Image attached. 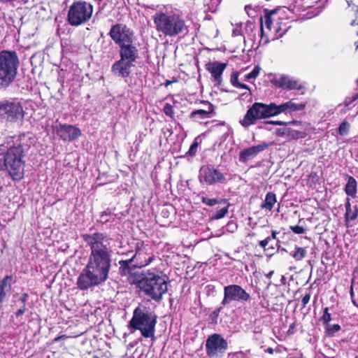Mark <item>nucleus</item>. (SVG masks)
Instances as JSON below:
<instances>
[{"mask_svg":"<svg viewBox=\"0 0 358 358\" xmlns=\"http://www.w3.org/2000/svg\"><path fill=\"white\" fill-rule=\"evenodd\" d=\"M83 240L90 248L87 263L80 273L77 286L86 290L105 282L111 267L113 250L110 238L102 233L83 235Z\"/></svg>","mask_w":358,"mask_h":358,"instance_id":"obj_1","label":"nucleus"},{"mask_svg":"<svg viewBox=\"0 0 358 358\" xmlns=\"http://www.w3.org/2000/svg\"><path fill=\"white\" fill-rule=\"evenodd\" d=\"M305 108L303 103H296L292 100L276 105L275 103L265 104L256 102L250 108L240 123L245 127L255 124L259 119L268 118L278 115L280 113H290L294 111L301 110Z\"/></svg>","mask_w":358,"mask_h":358,"instance_id":"obj_2","label":"nucleus"},{"mask_svg":"<svg viewBox=\"0 0 358 358\" xmlns=\"http://www.w3.org/2000/svg\"><path fill=\"white\" fill-rule=\"evenodd\" d=\"M156 30L169 37L182 34L187 30L182 14L171 8L158 10L152 16Z\"/></svg>","mask_w":358,"mask_h":358,"instance_id":"obj_3","label":"nucleus"},{"mask_svg":"<svg viewBox=\"0 0 358 358\" xmlns=\"http://www.w3.org/2000/svg\"><path fill=\"white\" fill-rule=\"evenodd\" d=\"M142 275L136 282L137 287L152 300L160 301L168 290L166 276L155 270H148Z\"/></svg>","mask_w":358,"mask_h":358,"instance_id":"obj_4","label":"nucleus"},{"mask_svg":"<svg viewBox=\"0 0 358 358\" xmlns=\"http://www.w3.org/2000/svg\"><path fill=\"white\" fill-rule=\"evenodd\" d=\"M157 316L155 313L144 307L138 306L133 313V317L129 322V327L135 330H139L144 338L155 339Z\"/></svg>","mask_w":358,"mask_h":358,"instance_id":"obj_5","label":"nucleus"},{"mask_svg":"<svg viewBox=\"0 0 358 358\" xmlns=\"http://www.w3.org/2000/svg\"><path fill=\"white\" fill-rule=\"evenodd\" d=\"M20 64L18 56L14 50L0 52V85L8 87L15 78Z\"/></svg>","mask_w":358,"mask_h":358,"instance_id":"obj_6","label":"nucleus"},{"mask_svg":"<svg viewBox=\"0 0 358 358\" xmlns=\"http://www.w3.org/2000/svg\"><path fill=\"white\" fill-rule=\"evenodd\" d=\"M275 15V12L273 10L261 17L260 45H266L270 38L274 41L285 34L286 29H282L279 22L273 17Z\"/></svg>","mask_w":358,"mask_h":358,"instance_id":"obj_7","label":"nucleus"},{"mask_svg":"<svg viewBox=\"0 0 358 358\" xmlns=\"http://www.w3.org/2000/svg\"><path fill=\"white\" fill-rule=\"evenodd\" d=\"M23 149L21 145L10 148L3 154L6 169L13 180H20L24 176V163L22 162Z\"/></svg>","mask_w":358,"mask_h":358,"instance_id":"obj_8","label":"nucleus"},{"mask_svg":"<svg viewBox=\"0 0 358 358\" xmlns=\"http://www.w3.org/2000/svg\"><path fill=\"white\" fill-rule=\"evenodd\" d=\"M93 6L90 3L79 1L73 3L69 10L68 20L70 24L78 26L88 21L92 14Z\"/></svg>","mask_w":358,"mask_h":358,"instance_id":"obj_9","label":"nucleus"},{"mask_svg":"<svg viewBox=\"0 0 358 358\" xmlns=\"http://www.w3.org/2000/svg\"><path fill=\"white\" fill-rule=\"evenodd\" d=\"M24 117L23 107L14 99L0 101V118L10 122H15Z\"/></svg>","mask_w":358,"mask_h":358,"instance_id":"obj_10","label":"nucleus"},{"mask_svg":"<svg viewBox=\"0 0 358 358\" xmlns=\"http://www.w3.org/2000/svg\"><path fill=\"white\" fill-rule=\"evenodd\" d=\"M154 259V255L148 252V249L143 245L138 243L134 255L128 260H121L119 262L120 267H127L129 264L136 268H143L148 266Z\"/></svg>","mask_w":358,"mask_h":358,"instance_id":"obj_11","label":"nucleus"},{"mask_svg":"<svg viewBox=\"0 0 358 358\" xmlns=\"http://www.w3.org/2000/svg\"><path fill=\"white\" fill-rule=\"evenodd\" d=\"M228 347L227 341L220 334L210 336L206 342V350L208 357L218 358L222 356Z\"/></svg>","mask_w":358,"mask_h":358,"instance_id":"obj_12","label":"nucleus"},{"mask_svg":"<svg viewBox=\"0 0 358 358\" xmlns=\"http://www.w3.org/2000/svg\"><path fill=\"white\" fill-rule=\"evenodd\" d=\"M250 294L240 285H230L224 288V298L222 301L226 306L232 301L244 303L250 299Z\"/></svg>","mask_w":358,"mask_h":358,"instance_id":"obj_13","label":"nucleus"},{"mask_svg":"<svg viewBox=\"0 0 358 358\" xmlns=\"http://www.w3.org/2000/svg\"><path fill=\"white\" fill-rule=\"evenodd\" d=\"M109 34L120 47L133 43V31L126 25L117 24L113 26Z\"/></svg>","mask_w":358,"mask_h":358,"instance_id":"obj_14","label":"nucleus"},{"mask_svg":"<svg viewBox=\"0 0 358 358\" xmlns=\"http://www.w3.org/2000/svg\"><path fill=\"white\" fill-rule=\"evenodd\" d=\"M199 178L201 182L203 181L208 185L222 183L226 180L222 173L213 166H204L200 169Z\"/></svg>","mask_w":358,"mask_h":358,"instance_id":"obj_15","label":"nucleus"},{"mask_svg":"<svg viewBox=\"0 0 358 358\" xmlns=\"http://www.w3.org/2000/svg\"><path fill=\"white\" fill-rule=\"evenodd\" d=\"M53 131L59 138L67 141H73L81 135V131L78 128L66 124L56 125L53 128Z\"/></svg>","mask_w":358,"mask_h":358,"instance_id":"obj_16","label":"nucleus"},{"mask_svg":"<svg viewBox=\"0 0 358 358\" xmlns=\"http://www.w3.org/2000/svg\"><path fill=\"white\" fill-rule=\"evenodd\" d=\"M275 86L284 90H301L302 86L299 80L293 79L287 75H282L273 80Z\"/></svg>","mask_w":358,"mask_h":358,"instance_id":"obj_17","label":"nucleus"},{"mask_svg":"<svg viewBox=\"0 0 358 358\" xmlns=\"http://www.w3.org/2000/svg\"><path fill=\"white\" fill-rule=\"evenodd\" d=\"M133 66L134 64L120 59L112 65L111 71L115 76L127 78L130 75L131 69Z\"/></svg>","mask_w":358,"mask_h":358,"instance_id":"obj_18","label":"nucleus"},{"mask_svg":"<svg viewBox=\"0 0 358 358\" xmlns=\"http://www.w3.org/2000/svg\"><path fill=\"white\" fill-rule=\"evenodd\" d=\"M268 145L264 143L261 145L252 146L241 151L239 155V161L241 162H247L248 161L255 158L258 153L266 149Z\"/></svg>","mask_w":358,"mask_h":358,"instance_id":"obj_19","label":"nucleus"},{"mask_svg":"<svg viewBox=\"0 0 358 358\" xmlns=\"http://www.w3.org/2000/svg\"><path fill=\"white\" fill-rule=\"evenodd\" d=\"M120 48V59L134 64L138 58V50L136 47L133 45V43L122 45Z\"/></svg>","mask_w":358,"mask_h":358,"instance_id":"obj_20","label":"nucleus"},{"mask_svg":"<svg viewBox=\"0 0 358 358\" xmlns=\"http://www.w3.org/2000/svg\"><path fill=\"white\" fill-rule=\"evenodd\" d=\"M226 67V63L219 62H210L206 64V69L210 73L214 80L219 85L222 82V74Z\"/></svg>","mask_w":358,"mask_h":358,"instance_id":"obj_21","label":"nucleus"},{"mask_svg":"<svg viewBox=\"0 0 358 358\" xmlns=\"http://www.w3.org/2000/svg\"><path fill=\"white\" fill-rule=\"evenodd\" d=\"M13 279L12 275L5 276L0 282V303H2L6 296V294L10 292Z\"/></svg>","mask_w":358,"mask_h":358,"instance_id":"obj_22","label":"nucleus"},{"mask_svg":"<svg viewBox=\"0 0 358 358\" xmlns=\"http://www.w3.org/2000/svg\"><path fill=\"white\" fill-rule=\"evenodd\" d=\"M213 111V106L212 104H208V108L206 110H196L191 113V117L194 120H199L209 117V115Z\"/></svg>","mask_w":358,"mask_h":358,"instance_id":"obj_23","label":"nucleus"},{"mask_svg":"<svg viewBox=\"0 0 358 358\" xmlns=\"http://www.w3.org/2000/svg\"><path fill=\"white\" fill-rule=\"evenodd\" d=\"M357 187L356 180L352 176H349L348 182L345 187V193L348 196L355 198L357 196Z\"/></svg>","mask_w":358,"mask_h":358,"instance_id":"obj_24","label":"nucleus"},{"mask_svg":"<svg viewBox=\"0 0 358 358\" xmlns=\"http://www.w3.org/2000/svg\"><path fill=\"white\" fill-rule=\"evenodd\" d=\"M276 203V196L273 192H268L266 195L265 200L261 205L262 208L271 210L274 204Z\"/></svg>","mask_w":358,"mask_h":358,"instance_id":"obj_25","label":"nucleus"},{"mask_svg":"<svg viewBox=\"0 0 358 358\" xmlns=\"http://www.w3.org/2000/svg\"><path fill=\"white\" fill-rule=\"evenodd\" d=\"M345 210H346L345 216H346L347 219H350V220H355L357 218V214H358L357 207L355 206L354 211L352 212V214H350L351 205H350L349 199H347V201L345 203Z\"/></svg>","mask_w":358,"mask_h":358,"instance_id":"obj_26","label":"nucleus"},{"mask_svg":"<svg viewBox=\"0 0 358 358\" xmlns=\"http://www.w3.org/2000/svg\"><path fill=\"white\" fill-rule=\"evenodd\" d=\"M231 83L233 86H234L237 88L245 89V90H250L248 85L241 83L238 81V72H234L232 73V75L231 76Z\"/></svg>","mask_w":358,"mask_h":358,"instance_id":"obj_27","label":"nucleus"},{"mask_svg":"<svg viewBox=\"0 0 358 358\" xmlns=\"http://www.w3.org/2000/svg\"><path fill=\"white\" fill-rule=\"evenodd\" d=\"M306 255L307 251L305 248L296 246L295 248V251L292 254V256L296 261H301L306 256Z\"/></svg>","mask_w":358,"mask_h":358,"instance_id":"obj_28","label":"nucleus"},{"mask_svg":"<svg viewBox=\"0 0 358 358\" xmlns=\"http://www.w3.org/2000/svg\"><path fill=\"white\" fill-rule=\"evenodd\" d=\"M350 125L349 122L344 121L338 127V134L341 136H345L349 133Z\"/></svg>","mask_w":358,"mask_h":358,"instance_id":"obj_29","label":"nucleus"},{"mask_svg":"<svg viewBox=\"0 0 358 358\" xmlns=\"http://www.w3.org/2000/svg\"><path fill=\"white\" fill-rule=\"evenodd\" d=\"M260 69H260V67L259 66H255L253 70L250 73H248L245 76L244 80H250V79L256 78L258 76L259 73Z\"/></svg>","mask_w":358,"mask_h":358,"instance_id":"obj_30","label":"nucleus"},{"mask_svg":"<svg viewBox=\"0 0 358 358\" xmlns=\"http://www.w3.org/2000/svg\"><path fill=\"white\" fill-rule=\"evenodd\" d=\"M331 317L330 313H329V308H325L323 311V315L321 317V320L324 324H328V323L331 321Z\"/></svg>","mask_w":358,"mask_h":358,"instance_id":"obj_31","label":"nucleus"},{"mask_svg":"<svg viewBox=\"0 0 358 358\" xmlns=\"http://www.w3.org/2000/svg\"><path fill=\"white\" fill-rule=\"evenodd\" d=\"M163 111L164 113L171 117H173V115H174V113H173V106L171 104L169 103H166L165 105H164V109H163Z\"/></svg>","mask_w":358,"mask_h":358,"instance_id":"obj_32","label":"nucleus"},{"mask_svg":"<svg viewBox=\"0 0 358 358\" xmlns=\"http://www.w3.org/2000/svg\"><path fill=\"white\" fill-rule=\"evenodd\" d=\"M201 201L203 203L209 206H213L215 204L218 203V201L215 199H209L206 196L201 197Z\"/></svg>","mask_w":358,"mask_h":358,"instance_id":"obj_33","label":"nucleus"},{"mask_svg":"<svg viewBox=\"0 0 358 358\" xmlns=\"http://www.w3.org/2000/svg\"><path fill=\"white\" fill-rule=\"evenodd\" d=\"M228 213V208H222V209L219 210L214 215V218L216 220L221 219L224 217L226 214Z\"/></svg>","mask_w":358,"mask_h":358,"instance_id":"obj_34","label":"nucleus"},{"mask_svg":"<svg viewBox=\"0 0 358 358\" xmlns=\"http://www.w3.org/2000/svg\"><path fill=\"white\" fill-rule=\"evenodd\" d=\"M327 329L329 335L332 336L334 333L341 329V327L338 324L328 325Z\"/></svg>","mask_w":358,"mask_h":358,"instance_id":"obj_35","label":"nucleus"},{"mask_svg":"<svg viewBox=\"0 0 358 358\" xmlns=\"http://www.w3.org/2000/svg\"><path fill=\"white\" fill-rule=\"evenodd\" d=\"M290 229L296 234H302L305 233V229L301 226H292L290 227Z\"/></svg>","mask_w":358,"mask_h":358,"instance_id":"obj_36","label":"nucleus"},{"mask_svg":"<svg viewBox=\"0 0 358 358\" xmlns=\"http://www.w3.org/2000/svg\"><path fill=\"white\" fill-rule=\"evenodd\" d=\"M197 147H198V143L196 142H194L189 148V150L188 151V153L190 155H195L196 152V149H197Z\"/></svg>","mask_w":358,"mask_h":358,"instance_id":"obj_37","label":"nucleus"},{"mask_svg":"<svg viewBox=\"0 0 358 358\" xmlns=\"http://www.w3.org/2000/svg\"><path fill=\"white\" fill-rule=\"evenodd\" d=\"M310 294L308 293V294H305V296L302 298V300H301L303 308H304L306 306V304L310 301Z\"/></svg>","mask_w":358,"mask_h":358,"instance_id":"obj_38","label":"nucleus"},{"mask_svg":"<svg viewBox=\"0 0 358 358\" xmlns=\"http://www.w3.org/2000/svg\"><path fill=\"white\" fill-rule=\"evenodd\" d=\"M271 238L267 237L264 240H262L259 242V245L263 248L264 249H266V245L268 244V243L271 241Z\"/></svg>","mask_w":358,"mask_h":358,"instance_id":"obj_39","label":"nucleus"},{"mask_svg":"<svg viewBox=\"0 0 358 358\" xmlns=\"http://www.w3.org/2000/svg\"><path fill=\"white\" fill-rule=\"evenodd\" d=\"M6 169L3 153H0V171Z\"/></svg>","mask_w":358,"mask_h":358,"instance_id":"obj_40","label":"nucleus"},{"mask_svg":"<svg viewBox=\"0 0 358 358\" xmlns=\"http://www.w3.org/2000/svg\"><path fill=\"white\" fill-rule=\"evenodd\" d=\"M286 123L281 121H267L265 122V124H275V125H284Z\"/></svg>","mask_w":358,"mask_h":358,"instance_id":"obj_41","label":"nucleus"},{"mask_svg":"<svg viewBox=\"0 0 358 358\" xmlns=\"http://www.w3.org/2000/svg\"><path fill=\"white\" fill-rule=\"evenodd\" d=\"M26 311L25 306H23L21 308H20L16 313L15 315L17 317L23 315Z\"/></svg>","mask_w":358,"mask_h":358,"instance_id":"obj_42","label":"nucleus"},{"mask_svg":"<svg viewBox=\"0 0 358 358\" xmlns=\"http://www.w3.org/2000/svg\"><path fill=\"white\" fill-rule=\"evenodd\" d=\"M28 298V294L27 293H24L22 294V296L21 297L20 300L22 303H23V306H25L26 301Z\"/></svg>","mask_w":358,"mask_h":358,"instance_id":"obj_43","label":"nucleus"},{"mask_svg":"<svg viewBox=\"0 0 358 358\" xmlns=\"http://www.w3.org/2000/svg\"><path fill=\"white\" fill-rule=\"evenodd\" d=\"M277 232L275 231H272L271 232V236L270 238H271V239H276V235H277Z\"/></svg>","mask_w":358,"mask_h":358,"instance_id":"obj_44","label":"nucleus"},{"mask_svg":"<svg viewBox=\"0 0 358 358\" xmlns=\"http://www.w3.org/2000/svg\"><path fill=\"white\" fill-rule=\"evenodd\" d=\"M273 271H270L268 273H267V274L266 275V277L267 278H271V276L273 275Z\"/></svg>","mask_w":358,"mask_h":358,"instance_id":"obj_45","label":"nucleus"},{"mask_svg":"<svg viewBox=\"0 0 358 358\" xmlns=\"http://www.w3.org/2000/svg\"><path fill=\"white\" fill-rule=\"evenodd\" d=\"M350 24H351L352 26H355V25H356V24H358V22H357V20H353L351 22Z\"/></svg>","mask_w":358,"mask_h":358,"instance_id":"obj_46","label":"nucleus"},{"mask_svg":"<svg viewBox=\"0 0 358 358\" xmlns=\"http://www.w3.org/2000/svg\"><path fill=\"white\" fill-rule=\"evenodd\" d=\"M233 34H234V36H238V35L239 34V33H238V30H237V29H234V30L233 31Z\"/></svg>","mask_w":358,"mask_h":358,"instance_id":"obj_47","label":"nucleus"},{"mask_svg":"<svg viewBox=\"0 0 358 358\" xmlns=\"http://www.w3.org/2000/svg\"><path fill=\"white\" fill-rule=\"evenodd\" d=\"M284 134V132H283V131L282 132V131H281V129H278V130L277 134H278V135H282V134Z\"/></svg>","mask_w":358,"mask_h":358,"instance_id":"obj_48","label":"nucleus"},{"mask_svg":"<svg viewBox=\"0 0 358 358\" xmlns=\"http://www.w3.org/2000/svg\"><path fill=\"white\" fill-rule=\"evenodd\" d=\"M248 8H249V6H246L245 7V10H247Z\"/></svg>","mask_w":358,"mask_h":358,"instance_id":"obj_49","label":"nucleus"},{"mask_svg":"<svg viewBox=\"0 0 358 358\" xmlns=\"http://www.w3.org/2000/svg\"><path fill=\"white\" fill-rule=\"evenodd\" d=\"M92 358H99V357L97 356H93Z\"/></svg>","mask_w":358,"mask_h":358,"instance_id":"obj_50","label":"nucleus"},{"mask_svg":"<svg viewBox=\"0 0 358 358\" xmlns=\"http://www.w3.org/2000/svg\"><path fill=\"white\" fill-rule=\"evenodd\" d=\"M268 351H269L270 352H272V349H271V348H269V349H268Z\"/></svg>","mask_w":358,"mask_h":358,"instance_id":"obj_51","label":"nucleus"},{"mask_svg":"<svg viewBox=\"0 0 358 358\" xmlns=\"http://www.w3.org/2000/svg\"><path fill=\"white\" fill-rule=\"evenodd\" d=\"M353 211H354V210L351 209L350 214H352Z\"/></svg>","mask_w":358,"mask_h":358,"instance_id":"obj_52","label":"nucleus"},{"mask_svg":"<svg viewBox=\"0 0 358 358\" xmlns=\"http://www.w3.org/2000/svg\"><path fill=\"white\" fill-rule=\"evenodd\" d=\"M357 48H358V42L357 43Z\"/></svg>","mask_w":358,"mask_h":358,"instance_id":"obj_53","label":"nucleus"},{"mask_svg":"<svg viewBox=\"0 0 358 358\" xmlns=\"http://www.w3.org/2000/svg\"><path fill=\"white\" fill-rule=\"evenodd\" d=\"M357 97H358V95H357Z\"/></svg>","mask_w":358,"mask_h":358,"instance_id":"obj_54","label":"nucleus"}]
</instances>
